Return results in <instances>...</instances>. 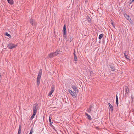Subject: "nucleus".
Masks as SVG:
<instances>
[{
    "label": "nucleus",
    "mask_w": 134,
    "mask_h": 134,
    "mask_svg": "<svg viewBox=\"0 0 134 134\" xmlns=\"http://www.w3.org/2000/svg\"><path fill=\"white\" fill-rule=\"evenodd\" d=\"M8 2L10 4L12 5L14 3V2L13 0H7Z\"/></svg>",
    "instance_id": "nucleus-16"
},
{
    "label": "nucleus",
    "mask_w": 134,
    "mask_h": 134,
    "mask_svg": "<svg viewBox=\"0 0 134 134\" xmlns=\"http://www.w3.org/2000/svg\"><path fill=\"white\" fill-rule=\"evenodd\" d=\"M5 34H6V35L8 36L9 37H10V36H11L7 32H6V33Z\"/></svg>",
    "instance_id": "nucleus-26"
},
{
    "label": "nucleus",
    "mask_w": 134,
    "mask_h": 134,
    "mask_svg": "<svg viewBox=\"0 0 134 134\" xmlns=\"http://www.w3.org/2000/svg\"><path fill=\"white\" fill-rule=\"evenodd\" d=\"M109 66H110V68L111 69V73L113 74L114 72H115V67L114 64H110L109 65Z\"/></svg>",
    "instance_id": "nucleus-3"
},
{
    "label": "nucleus",
    "mask_w": 134,
    "mask_h": 134,
    "mask_svg": "<svg viewBox=\"0 0 134 134\" xmlns=\"http://www.w3.org/2000/svg\"><path fill=\"white\" fill-rule=\"evenodd\" d=\"M63 37L64 38H65L66 39H67L66 35V34H64V33H63Z\"/></svg>",
    "instance_id": "nucleus-25"
},
{
    "label": "nucleus",
    "mask_w": 134,
    "mask_h": 134,
    "mask_svg": "<svg viewBox=\"0 0 134 134\" xmlns=\"http://www.w3.org/2000/svg\"><path fill=\"white\" fill-rule=\"evenodd\" d=\"M49 123H50V125L51 126H53L51 124V118H50V117H49Z\"/></svg>",
    "instance_id": "nucleus-23"
},
{
    "label": "nucleus",
    "mask_w": 134,
    "mask_h": 134,
    "mask_svg": "<svg viewBox=\"0 0 134 134\" xmlns=\"http://www.w3.org/2000/svg\"><path fill=\"white\" fill-rule=\"evenodd\" d=\"M73 54L74 57V60L75 61H77V56L75 54V50H74Z\"/></svg>",
    "instance_id": "nucleus-12"
},
{
    "label": "nucleus",
    "mask_w": 134,
    "mask_h": 134,
    "mask_svg": "<svg viewBox=\"0 0 134 134\" xmlns=\"http://www.w3.org/2000/svg\"><path fill=\"white\" fill-rule=\"evenodd\" d=\"M112 24L113 26V27L115 28V24L113 23H111Z\"/></svg>",
    "instance_id": "nucleus-28"
},
{
    "label": "nucleus",
    "mask_w": 134,
    "mask_h": 134,
    "mask_svg": "<svg viewBox=\"0 0 134 134\" xmlns=\"http://www.w3.org/2000/svg\"><path fill=\"white\" fill-rule=\"evenodd\" d=\"M34 116H33L32 115L30 118V119L31 120H32L34 118Z\"/></svg>",
    "instance_id": "nucleus-31"
},
{
    "label": "nucleus",
    "mask_w": 134,
    "mask_h": 134,
    "mask_svg": "<svg viewBox=\"0 0 134 134\" xmlns=\"http://www.w3.org/2000/svg\"><path fill=\"white\" fill-rule=\"evenodd\" d=\"M72 88L75 92L78 93V89L76 86L73 85L72 86Z\"/></svg>",
    "instance_id": "nucleus-11"
},
{
    "label": "nucleus",
    "mask_w": 134,
    "mask_h": 134,
    "mask_svg": "<svg viewBox=\"0 0 134 134\" xmlns=\"http://www.w3.org/2000/svg\"><path fill=\"white\" fill-rule=\"evenodd\" d=\"M16 46L12 43H10L7 46L8 48L10 49H12L13 48H15Z\"/></svg>",
    "instance_id": "nucleus-5"
},
{
    "label": "nucleus",
    "mask_w": 134,
    "mask_h": 134,
    "mask_svg": "<svg viewBox=\"0 0 134 134\" xmlns=\"http://www.w3.org/2000/svg\"><path fill=\"white\" fill-rule=\"evenodd\" d=\"M93 74L92 71H91L90 72V74L91 75H92V74Z\"/></svg>",
    "instance_id": "nucleus-30"
},
{
    "label": "nucleus",
    "mask_w": 134,
    "mask_h": 134,
    "mask_svg": "<svg viewBox=\"0 0 134 134\" xmlns=\"http://www.w3.org/2000/svg\"><path fill=\"white\" fill-rule=\"evenodd\" d=\"M55 89V86L54 85H53L51 87V91L49 92V93L48 94V96H51L52 93L53 92L54 90Z\"/></svg>",
    "instance_id": "nucleus-4"
},
{
    "label": "nucleus",
    "mask_w": 134,
    "mask_h": 134,
    "mask_svg": "<svg viewBox=\"0 0 134 134\" xmlns=\"http://www.w3.org/2000/svg\"><path fill=\"white\" fill-rule=\"evenodd\" d=\"M116 103L117 105L118 106V97L117 96V94L116 93Z\"/></svg>",
    "instance_id": "nucleus-19"
},
{
    "label": "nucleus",
    "mask_w": 134,
    "mask_h": 134,
    "mask_svg": "<svg viewBox=\"0 0 134 134\" xmlns=\"http://www.w3.org/2000/svg\"><path fill=\"white\" fill-rule=\"evenodd\" d=\"M87 21L88 23H90L91 22V19L90 17L89 16H87Z\"/></svg>",
    "instance_id": "nucleus-20"
},
{
    "label": "nucleus",
    "mask_w": 134,
    "mask_h": 134,
    "mask_svg": "<svg viewBox=\"0 0 134 134\" xmlns=\"http://www.w3.org/2000/svg\"><path fill=\"white\" fill-rule=\"evenodd\" d=\"M134 1V0H132V1L131 2H133Z\"/></svg>",
    "instance_id": "nucleus-33"
},
{
    "label": "nucleus",
    "mask_w": 134,
    "mask_h": 134,
    "mask_svg": "<svg viewBox=\"0 0 134 134\" xmlns=\"http://www.w3.org/2000/svg\"><path fill=\"white\" fill-rule=\"evenodd\" d=\"M38 109V104L37 103L34 104L33 105V111L37 112Z\"/></svg>",
    "instance_id": "nucleus-7"
},
{
    "label": "nucleus",
    "mask_w": 134,
    "mask_h": 134,
    "mask_svg": "<svg viewBox=\"0 0 134 134\" xmlns=\"http://www.w3.org/2000/svg\"><path fill=\"white\" fill-rule=\"evenodd\" d=\"M29 21L30 23L32 25L34 26L35 25L36 23L35 20L32 19H30Z\"/></svg>",
    "instance_id": "nucleus-9"
},
{
    "label": "nucleus",
    "mask_w": 134,
    "mask_h": 134,
    "mask_svg": "<svg viewBox=\"0 0 134 134\" xmlns=\"http://www.w3.org/2000/svg\"><path fill=\"white\" fill-rule=\"evenodd\" d=\"M124 16L127 19L129 20V15L126 14H125Z\"/></svg>",
    "instance_id": "nucleus-22"
},
{
    "label": "nucleus",
    "mask_w": 134,
    "mask_h": 134,
    "mask_svg": "<svg viewBox=\"0 0 134 134\" xmlns=\"http://www.w3.org/2000/svg\"><path fill=\"white\" fill-rule=\"evenodd\" d=\"M108 105L110 108L111 111H113V107L111 104L110 103H108Z\"/></svg>",
    "instance_id": "nucleus-15"
},
{
    "label": "nucleus",
    "mask_w": 134,
    "mask_h": 134,
    "mask_svg": "<svg viewBox=\"0 0 134 134\" xmlns=\"http://www.w3.org/2000/svg\"><path fill=\"white\" fill-rule=\"evenodd\" d=\"M92 107H92L91 105L89 108L87 110V111L88 113H90L92 110Z\"/></svg>",
    "instance_id": "nucleus-17"
},
{
    "label": "nucleus",
    "mask_w": 134,
    "mask_h": 134,
    "mask_svg": "<svg viewBox=\"0 0 134 134\" xmlns=\"http://www.w3.org/2000/svg\"><path fill=\"white\" fill-rule=\"evenodd\" d=\"M85 115L87 116V119L89 120H92V118L91 116L89 115L86 112L85 113Z\"/></svg>",
    "instance_id": "nucleus-10"
},
{
    "label": "nucleus",
    "mask_w": 134,
    "mask_h": 134,
    "mask_svg": "<svg viewBox=\"0 0 134 134\" xmlns=\"http://www.w3.org/2000/svg\"><path fill=\"white\" fill-rule=\"evenodd\" d=\"M131 98L132 99V100L133 101V99L134 98V97H133V96L132 95L131 96Z\"/></svg>",
    "instance_id": "nucleus-29"
},
{
    "label": "nucleus",
    "mask_w": 134,
    "mask_h": 134,
    "mask_svg": "<svg viewBox=\"0 0 134 134\" xmlns=\"http://www.w3.org/2000/svg\"><path fill=\"white\" fill-rule=\"evenodd\" d=\"M21 125H19V127L18 129V134H21Z\"/></svg>",
    "instance_id": "nucleus-13"
},
{
    "label": "nucleus",
    "mask_w": 134,
    "mask_h": 134,
    "mask_svg": "<svg viewBox=\"0 0 134 134\" xmlns=\"http://www.w3.org/2000/svg\"><path fill=\"white\" fill-rule=\"evenodd\" d=\"M66 25L65 24L64 26L63 30V31L64 33V34H66Z\"/></svg>",
    "instance_id": "nucleus-14"
},
{
    "label": "nucleus",
    "mask_w": 134,
    "mask_h": 134,
    "mask_svg": "<svg viewBox=\"0 0 134 134\" xmlns=\"http://www.w3.org/2000/svg\"><path fill=\"white\" fill-rule=\"evenodd\" d=\"M125 96L126 97H127L129 93V88H128L127 86H125Z\"/></svg>",
    "instance_id": "nucleus-6"
},
{
    "label": "nucleus",
    "mask_w": 134,
    "mask_h": 134,
    "mask_svg": "<svg viewBox=\"0 0 134 134\" xmlns=\"http://www.w3.org/2000/svg\"><path fill=\"white\" fill-rule=\"evenodd\" d=\"M33 132V131L32 130V128L31 129L30 133L29 134H32V132Z\"/></svg>",
    "instance_id": "nucleus-27"
},
{
    "label": "nucleus",
    "mask_w": 134,
    "mask_h": 134,
    "mask_svg": "<svg viewBox=\"0 0 134 134\" xmlns=\"http://www.w3.org/2000/svg\"><path fill=\"white\" fill-rule=\"evenodd\" d=\"M59 53V51L58 50H57L54 52L51 53L48 55L47 58H53L54 57L57 56Z\"/></svg>",
    "instance_id": "nucleus-1"
},
{
    "label": "nucleus",
    "mask_w": 134,
    "mask_h": 134,
    "mask_svg": "<svg viewBox=\"0 0 134 134\" xmlns=\"http://www.w3.org/2000/svg\"><path fill=\"white\" fill-rule=\"evenodd\" d=\"M124 55L125 58L127 59V60H128L129 61L130 60V59H129V58H128L127 57V56L126 55L125 53H124Z\"/></svg>",
    "instance_id": "nucleus-18"
},
{
    "label": "nucleus",
    "mask_w": 134,
    "mask_h": 134,
    "mask_svg": "<svg viewBox=\"0 0 134 134\" xmlns=\"http://www.w3.org/2000/svg\"><path fill=\"white\" fill-rule=\"evenodd\" d=\"M103 34H100L98 38L99 39H101L103 37Z\"/></svg>",
    "instance_id": "nucleus-21"
},
{
    "label": "nucleus",
    "mask_w": 134,
    "mask_h": 134,
    "mask_svg": "<svg viewBox=\"0 0 134 134\" xmlns=\"http://www.w3.org/2000/svg\"><path fill=\"white\" fill-rule=\"evenodd\" d=\"M69 41H70V42H71V41H72V39H71V38H70Z\"/></svg>",
    "instance_id": "nucleus-32"
},
{
    "label": "nucleus",
    "mask_w": 134,
    "mask_h": 134,
    "mask_svg": "<svg viewBox=\"0 0 134 134\" xmlns=\"http://www.w3.org/2000/svg\"><path fill=\"white\" fill-rule=\"evenodd\" d=\"M42 69H40L39 71L38 74V75L37 79V86H38L40 83L41 77L42 74Z\"/></svg>",
    "instance_id": "nucleus-2"
},
{
    "label": "nucleus",
    "mask_w": 134,
    "mask_h": 134,
    "mask_svg": "<svg viewBox=\"0 0 134 134\" xmlns=\"http://www.w3.org/2000/svg\"><path fill=\"white\" fill-rule=\"evenodd\" d=\"M68 92L70 93V94L72 96H75V92H74L70 90L69 89H68Z\"/></svg>",
    "instance_id": "nucleus-8"
},
{
    "label": "nucleus",
    "mask_w": 134,
    "mask_h": 134,
    "mask_svg": "<svg viewBox=\"0 0 134 134\" xmlns=\"http://www.w3.org/2000/svg\"><path fill=\"white\" fill-rule=\"evenodd\" d=\"M33 115H32V116H35L36 114V113L37 112H36V111H33Z\"/></svg>",
    "instance_id": "nucleus-24"
}]
</instances>
